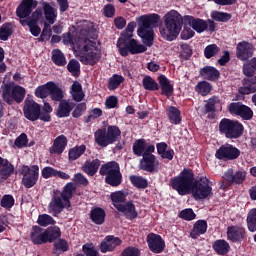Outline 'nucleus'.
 <instances>
[{
    "instance_id": "f257e3e1",
    "label": "nucleus",
    "mask_w": 256,
    "mask_h": 256,
    "mask_svg": "<svg viewBox=\"0 0 256 256\" xmlns=\"http://www.w3.org/2000/svg\"><path fill=\"white\" fill-rule=\"evenodd\" d=\"M94 26L91 21H81L76 26V32L71 34L68 32L63 35L64 45H72L79 61L83 65H97L101 61V49L97 47V43L89 40V35L93 33Z\"/></svg>"
},
{
    "instance_id": "f03ea898",
    "label": "nucleus",
    "mask_w": 256,
    "mask_h": 256,
    "mask_svg": "<svg viewBox=\"0 0 256 256\" xmlns=\"http://www.w3.org/2000/svg\"><path fill=\"white\" fill-rule=\"evenodd\" d=\"M171 187L174 188L179 195H189L192 193L196 201L207 199V197L213 195V188L209 186V179H207V177H201L199 182L195 183L193 170L186 168L171 180Z\"/></svg>"
},
{
    "instance_id": "7ed1b4c3",
    "label": "nucleus",
    "mask_w": 256,
    "mask_h": 256,
    "mask_svg": "<svg viewBox=\"0 0 256 256\" xmlns=\"http://www.w3.org/2000/svg\"><path fill=\"white\" fill-rule=\"evenodd\" d=\"M73 191H75V184L73 183H67L62 192L55 190L48 205L49 213H51L54 217H57L59 213L63 212V209L70 210Z\"/></svg>"
},
{
    "instance_id": "20e7f679",
    "label": "nucleus",
    "mask_w": 256,
    "mask_h": 256,
    "mask_svg": "<svg viewBox=\"0 0 256 256\" xmlns=\"http://www.w3.org/2000/svg\"><path fill=\"white\" fill-rule=\"evenodd\" d=\"M183 27V16L177 10H170L164 16V27L160 28V35L166 41H175Z\"/></svg>"
},
{
    "instance_id": "39448f33",
    "label": "nucleus",
    "mask_w": 256,
    "mask_h": 256,
    "mask_svg": "<svg viewBox=\"0 0 256 256\" xmlns=\"http://www.w3.org/2000/svg\"><path fill=\"white\" fill-rule=\"evenodd\" d=\"M159 19V15L157 14L142 15L136 19L139 27L138 35L143 40V43L148 45V47L153 45L155 35L153 32V27H157L159 24Z\"/></svg>"
},
{
    "instance_id": "423d86ee",
    "label": "nucleus",
    "mask_w": 256,
    "mask_h": 256,
    "mask_svg": "<svg viewBox=\"0 0 256 256\" xmlns=\"http://www.w3.org/2000/svg\"><path fill=\"white\" fill-rule=\"evenodd\" d=\"M42 8H37L32 12L31 16L27 19L30 23H49L53 25L57 21V9H55L49 2L41 1ZM46 21V22H45Z\"/></svg>"
},
{
    "instance_id": "0eeeda50",
    "label": "nucleus",
    "mask_w": 256,
    "mask_h": 256,
    "mask_svg": "<svg viewBox=\"0 0 256 256\" xmlns=\"http://www.w3.org/2000/svg\"><path fill=\"white\" fill-rule=\"evenodd\" d=\"M120 138L121 130L117 126L101 128L94 133L95 143H97L99 147H108V145H113V143L119 141Z\"/></svg>"
},
{
    "instance_id": "6e6552de",
    "label": "nucleus",
    "mask_w": 256,
    "mask_h": 256,
    "mask_svg": "<svg viewBox=\"0 0 256 256\" xmlns=\"http://www.w3.org/2000/svg\"><path fill=\"white\" fill-rule=\"evenodd\" d=\"M27 91L23 86L11 84H4L1 87L2 99L8 104L13 105V101L16 103H21L25 99Z\"/></svg>"
},
{
    "instance_id": "1a4fd4ad",
    "label": "nucleus",
    "mask_w": 256,
    "mask_h": 256,
    "mask_svg": "<svg viewBox=\"0 0 256 256\" xmlns=\"http://www.w3.org/2000/svg\"><path fill=\"white\" fill-rule=\"evenodd\" d=\"M100 175H106V183L112 187H117L121 185V171L119 168V163L117 162H108L105 165H102L100 168Z\"/></svg>"
},
{
    "instance_id": "9d476101",
    "label": "nucleus",
    "mask_w": 256,
    "mask_h": 256,
    "mask_svg": "<svg viewBox=\"0 0 256 256\" xmlns=\"http://www.w3.org/2000/svg\"><path fill=\"white\" fill-rule=\"evenodd\" d=\"M222 179L224 181L220 183V189H227L231 185H243L247 179V171L241 169L235 172L233 168H229L222 176Z\"/></svg>"
},
{
    "instance_id": "9b49d317",
    "label": "nucleus",
    "mask_w": 256,
    "mask_h": 256,
    "mask_svg": "<svg viewBox=\"0 0 256 256\" xmlns=\"http://www.w3.org/2000/svg\"><path fill=\"white\" fill-rule=\"evenodd\" d=\"M219 129L228 139H237L243 135V124L227 118L221 120Z\"/></svg>"
},
{
    "instance_id": "f8f14e48",
    "label": "nucleus",
    "mask_w": 256,
    "mask_h": 256,
    "mask_svg": "<svg viewBox=\"0 0 256 256\" xmlns=\"http://www.w3.org/2000/svg\"><path fill=\"white\" fill-rule=\"evenodd\" d=\"M22 184L26 189H31V187H35L37 185V181H39V166H22L21 168Z\"/></svg>"
},
{
    "instance_id": "ddd939ff",
    "label": "nucleus",
    "mask_w": 256,
    "mask_h": 256,
    "mask_svg": "<svg viewBox=\"0 0 256 256\" xmlns=\"http://www.w3.org/2000/svg\"><path fill=\"white\" fill-rule=\"evenodd\" d=\"M39 5L37 0H23L16 9V15L20 19L21 25H27V17L31 15V11Z\"/></svg>"
},
{
    "instance_id": "4468645a",
    "label": "nucleus",
    "mask_w": 256,
    "mask_h": 256,
    "mask_svg": "<svg viewBox=\"0 0 256 256\" xmlns=\"http://www.w3.org/2000/svg\"><path fill=\"white\" fill-rule=\"evenodd\" d=\"M241 155V151L230 144L222 145L215 153L216 159H222L224 161H233Z\"/></svg>"
},
{
    "instance_id": "2eb2a0df",
    "label": "nucleus",
    "mask_w": 256,
    "mask_h": 256,
    "mask_svg": "<svg viewBox=\"0 0 256 256\" xmlns=\"http://www.w3.org/2000/svg\"><path fill=\"white\" fill-rule=\"evenodd\" d=\"M228 110L234 115H239V117H242V119H244L245 121L253 119V110H251L249 106H245L239 102L231 103L228 106Z\"/></svg>"
},
{
    "instance_id": "dca6fc26",
    "label": "nucleus",
    "mask_w": 256,
    "mask_h": 256,
    "mask_svg": "<svg viewBox=\"0 0 256 256\" xmlns=\"http://www.w3.org/2000/svg\"><path fill=\"white\" fill-rule=\"evenodd\" d=\"M41 113V106L33 100H26L24 105V115L29 121H37Z\"/></svg>"
},
{
    "instance_id": "f3484780",
    "label": "nucleus",
    "mask_w": 256,
    "mask_h": 256,
    "mask_svg": "<svg viewBox=\"0 0 256 256\" xmlns=\"http://www.w3.org/2000/svg\"><path fill=\"white\" fill-rule=\"evenodd\" d=\"M253 51H255V48L253 47V44L249 42H239L236 47V55L240 61H247V59H251L253 57Z\"/></svg>"
},
{
    "instance_id": "a211bd4d",
    "label": "nucleus",
    "mask_w": 256,
    "mask_h": 256,
    "mask_svg": "<svg viewBox=\"0 0 256 256\" xmlns=\"http://www.w3.org/2000/svg\"><path fill=\"white\" fill-rule=\"evenodd\" d=\"M153 151H155V146L153 144H147L143 139L137 140L133 145V152L138 157H144V155L153 153Z\"/></svg>"
},
{
    "instance_id": "6ab92c4d",
    "label": "nucleus",
    "mask_w": 256,
    "mask_h": 256,
    "mask_svg": "<svg viewBox=\"0 0 256 256\" xmlns=\"http://www.w3.org/2000/svg\"><path fill=\"white\" fill-rule=\"evenodd\" d=\"M157 167H159V161H157L155 155L151 153L144 155L140 161V169H142L143 171L153 173V171H155Z\"/></svg>"
},
{
    "instance_id": "aec40b11",
    "label": "nucleus",
    "mask_w": 256,
    "mask_h": 256,
    "mask_svg": "<svg viewBox=\"0 0 256 256\" xmlns=\"http://www.w3.org/2000/svg\"><path fill=\"white\" fill-rule=\"evenodd\" d=\"M147 243L150 250L153 253H162L163 249H165V242L163 238L157 234H149L147 236Z\"/></svg>"
},
{
    "instance_id": "412c9836",
    "label": "nucleus",
    "mask_w": 256,
    "mask_h": 256,
    "mask_svg": "<svg viewBox=\"0 0 256 256\" xmlns=\"http://www.w3.org/2000/svg\"><path fill=\"white\" fill-rule=\"evenodd\" d=\"M184 21L189 27H192L196 33L207 31V22L203 19L195 18L193 16H185Z\"/></svg>"
},
{
    "instance_id": "4be33fe9",
    "label": "nucleus",
    "mask_w": 256,
    "mask_h": 256,
    "mask_svg": "<svg viewBox=\"0 0 256 256\" xmlns=\"http://www.w3.org/2000/svg\"><path fill=\"white\" fill-rule=\"evenodd\" d=\"M121 245V239L114 236H107L100 244L101 253H107L109 251H114L115 247Z\"/></svg>"
},
{
    "instance_id": "5701e85b",
    "label": "nucleus",
    "mask_w": 256,
    "mask_h": 256,
    "mask_svg": "<svg viewBox=\"0 0 256 256\" xmlns=\"http://www.w3.org/2000/svg\"><path fill=\"white\" fill-rule=\"evenodd\" d=\"M30 239L34 245L47 243V233L39 226H34L30 234Z\"/></svg>"
},
{
    "instance_id": "b1692460",
    "label": "nucleus",
    "mask_w": 256,
    "mask_h": 256,
    "mask_svg": "<svg viewBox=\"0 0 256 256\" xmlns=\"http://www.w3.org/2000/svg\"><path fill=\"white\" fill-rule=\"evenodd\" d=\"M249 78L243 80V86H241L238 91L241 95H251V93H256V77L248 76Z\"/></svg>"
},
{
    "instance_id": "393cba45",
    "label": "nucleus",
    "mask_w": 256,
    "mask_h": 256,
    "mask_svg": "<svg viewBox=\"0 0 256 256\" xmlns=\"http://www.w3.org/2000/svg\"><path fill=\"white\" fill-rule=\"evenodd\" d=\"M227 237L230 241H233L234 243L237 241H243V239H245V228L240 226L228 227Z\"/></svg>"
},
{
    "instance_id": "a878e982",
    "label": "nucleus",
    "mask_w": 256,
    "mask_h": 256,
    "mask_svg": "<svg viewBox=\"0 0 256 256\" xmlns=\"http://www.w3.org/2000/svg\"><path fill=\"white\" fill-rule=\"evenodd\" d=\"M65 147H67V137L65 135L58 136L53 145L50 147L51 155H61L63 151H65Z\"/></svg>"
},
{
    "instance_id": "bb28decb",
    "label": "nucleus",
    "mask_w": 256,
    "mask_h": 256,
    "mask_svg": "<svg viewBox=\"0 0 256 256\" xmlns=\"http://www.w3.org/2000/svg\"><path fill=\"white\" fill-rule=\"evenodd\" d=\"M120 213H123L127 219H137L138 213L135 209V204L133 202H127L122 204L120 207L116 208Z\"/></svg>"
},
{
    "instance_id": "cd10ccee",
    "label": "nucleus",
    "mask_w": 256,
    "mask_h": 256,
    "mask_svg": "<svg viewBox=\"0 0 256 256\" xmlns=\"http://www.w3.org/2000/svg\"><path fill=\"white\" fill-rule=\"evenodd\" d=\"M99 167H101V161L94 159L92 161H86L82 166V171L90 177H93V175L99 171Z\"/></svg>"
},
{
    "instance_id": "c85d7f7f",
    "label": "nucleus",
    "mask_w": 256,
    "mask_h": 256,
    "mask_svg": "<svg viewBox=\"0 0 256 256\" xmlns=\"http://www.w3.org/2000/svg\"><path fill=\"white\" fill-rule=\"evenodd\" d=\"M75 105L72 102H69L67 100H63L60 102L57 110V116L58 117H69L71 114V111H73V108Z\"/></svg>"
},
{
    "instance_id": "c756f323",
    "label": "nucleus",
    "mask_w": 256,
    "mask_h": 256,
    "mask_svg": "<svg viewBox=\"0 0 256 256\" xmlns=\"http://www.w3.org/2000/svg\"><path fill=\"white\" fill-rule=\"evenodd\" d=\"M207 233V221L205 220H198L193 227V230L190 233V237L192 239H197L199 235H203Z\"/></svg>"
},
{
    "instance_id": "7c9ffc66",
    "label": "nucleus",
    "mask_w": 256,
    "mask_h": 256,
    "mask_svg": "<svg viewBox=\"0 0 256 256\" xmlns=\"http://www.w3.org/2000/svg\"><path fill=\"white\" fill-rule=\"evenodd\" d=\"M70 93L72 95V99L77 103L81 102L82 99H85L83 87L81 86V83L77 81L73 82Z\"/></svg>"
},
{
    "instance_id": "2f4dec72",
    "label": "nucleus",
    "mask_w": 256,
    "mask_h": 256,
    "mask_svg": "<svg viewBox=\"0 0 256 256\" xmlns=\"http://www.w3.org/2000/svg\"><path fill=\"white\" fill-rule=\"evenodd\" d=\"M200 75L208 81H215L219 79V71L211 66H206L200 70Z\"/></svg>"
},
{
    "instance_id": "473e14b6",
    "label": "nucleus",
    "mask_w": 256,
    "mask_h": 256,
    "mask_svg": "<svg viewBox=\"0 0 256 256\" xmlns=\"http://www.w3.org/2000/svg\"><path fill=\"white\" fill-rule=\"evenodd\" d=\"M212 247L218 255H227L231 249V246L225 240H216Z\"/></svg>"
},
{
    "instance_id": "72a5a7b5",
    "label": "nucleus",
    "mask_w": 256,
    "mask_h": 256,
    "mask_svg": "<svg viewBox=\"0 0 256 256\" xmlns=\"http://www.w3.org/2000/svg\"><path fill=\"white\" fill-rule=\"evenodd\" d=\"M129 41H131V38H127L126 36H123V34L117 41V47L122 57H127V55H129Z\"/></svg>"
},
{
    "instance_id": "f704fd0d",
    "label": "nucleus",
    "mask_w": 256,
    "mask_h": 256,
    "mask_svg": "<svg viewBox=\"0 0 256 256\" xmlns=\"http://www.w3.org/2000/svg\"><path fill=\"white\" fill-rule=\"evenodd\" d=\"M90 217L96 225H103L105 223V210L101 208H95L91 211Z\"/></svg>"
},
{
    "instance_id": "c9c22d12",
    "label": "nucleus",
    "mask_w": 256,
    "mask_h": 256,
    "mask_svg": "<svg viewBox=\"0 0 256 256\" xmlns=\"http://www.w3.org/2000/svg\"><path fill=\"white\" fill-rule=\"evenodd\" d=\"M85 151H87V146L83 144L80 146L73 147L68 152L69 161H77V159H79V157H81V155H83Z\"/></svg>"
},
{
    "instance_id": "e433bc0d",
    "label": "nucleus",
    "mask_w": 256,
    "mask_h": 256,
    "mask_svg": "<svg viewBox=\"0 0 256 256\" xmlns=\"http://www.w3.org/2000/svg\"><path fill=\"white\" fill-rule=\"evenodd\" d=\"M147 51V47L143 44L137 43L135 39L129 40L128 44V52L131 53L132 55H137V53H145Z\"/></svg>"
},
{
    "instance_id": "4c0bfd02",
    "label": "nucleus",
    "mask_w": 256,
    "mask_h": 256,
    "mask_svg": "<svg viewBox=\"0 0 256 256\" xmlns=\"http://www.w3.org/2000/svg\"><path fill=\"white\" fill-rule=\"evenodd\" d=\"M159 85L161 87L162 95H166L169 97L171 93H173V86L171 85V82L167 77L165 76H160L159 77Z\"/></svg>"
},
{
    "instance_id": "58836bf2",
    "label": "nucleus",
    "mask_w": 256,
    "mask_h": 256,
    "mask_svg": "<svg viewBox=\"0 0 256 256\" xmlns=\"http://www.w3.org/2000/svg\"><path fill=\"white\" fill-rule=\"evenodd\" d=\"M0 167H2L0 169V179H7L14 171L12 164L7 159L2 160Z\"/></svg>"
},
{
    "instance_id": "ea45409f",
    "label": "nucleus",
    "mask_w": 256,
    "mask_h": 256,
    "mask_svg": "<svg viewBox=\"0 0 256 256\" xmlns=\"http://www.w3.org/2000/svg\"><path fill=\"white\" fill-rule=\"evenodd\" d=\"M47 243H53L55 239H59L61 237V228L58 226L49 227L45 230Z\"/></svg>"
},
{
    "instance_id": "a19ab883",
    "label": "nucleus",
    "mask_w": 256,
    "mask_h": 256,
    "mask_svg": "<svg viewBox=\"0 0 256 256\" xmlns=\"http://www.w3.org/2000/svg\"><path fill=\"white\" fill-rule=\"evenodd\" d=\"M49 95L52 101H62L64 97L63 90L55 82H51Z\"/></svg>"
},
{
    "instance_id": "79ce46f5",
    "label": "nucleus",
    "mask_w": 256,
    "mask_h": 256,
    "mask_svg": "<svg viewBox=\"0 0 256 256\" xmlns=\"http://www.w3.org/2000/svg\"><path fill=\"white\" fill-rule=\"evenodd\" d=\"M51 91V82H47L44 85L38 86L35 90V95L39 99H47L49 97Z\"/></svg>"
},
{
    "instance_id": "37998d69",
    "label": "nucleus",
    "mask_w": 256,
    "mask_h": 256,
    "mask_svg": "<svg viewBox=\"0 0 256 256\" xmlns=\"http://www.w3.org/2000/svg\"><path fill=\"white\" fill-rule=\"evenodd\" d=\"M126 195L122 191L113 192L111 194V200L116 209L120 208L122 205H125Z\"/></svg>"
},
{
    "instance_id": "c03bdc74",
    "label": "nucleus",
    "mask_w": 256,
    "mask_h": 256,
    "mask_svg": "<svg viewBox=\"0 0 256 256\" xmlns=\"http://www.w3.org/2000/svg\"><path fill=\"white\" fill-rule=\"evenodd\" d=\"M168 117L170 123H173V125H179L181 123V112L176 107H169L168 108Z\"/></svg>"
},
{
    "instance_id": "a18cd8bd",
    "label": "nucleus",
    "mask_w": 256,
    "mask_h": 256,
    "mask_svg": "<svg viewBox=\"0 0 256 256\" xmlns=\"http://www.w3.org/2000/svg\"><path fill=\"white\" fill-rule=\"evenodd\" d=\"M52 61L55 63V65H58L59 67H63V65H67V60H65V55H63V52L61 50L56 49L52 51Z\"/></svg>"
},
{
    "instance_id": "49530a36",
    "label": "nucleus",
    "mask_w": 256,
    "mask_h": 256,
    "mask_svg": "<svg viewBox=\"0 0 256 256\" xmlns=\"http://www.w3.org/2000/svg\"><path fill=\"white\" fill-rule=\"evenodd\" d=\"M247 227L251 233H255L256 231V208H253L249 211L247 215Z\"/></svg>"
},
{
    "instance_id": "de8ad7c7",
    "label": "nucleus",
    "mask_w": 256,
    "mask_h": 256,
    "mask_svg": "<svg viewBox=\"0 0 256 256\" xmlns=\"http://www.w3.org/2000/svg\"><path fill=\"white\" fill-rule=\"evenodd\" d=\"M256 72V58H252L243 66V73L246 77H252Z\"/></svg>"
},
{
    "instance_id": "09e8293b",
    "label": "nucleus",
    "mask_w": 256,
    "mask_h": 256,
    "mask_svg": "<svg viewBox=\"0 0 256 256\" xmlns=\"http://www.w3.org/2000/svg\"><path fill=\"white\" fill-rule=\"evenodd\" d=\"M142 85L147 91H157V89H159V84H157L155 80L149 76L143 78Z\"/></svg>"
},
{
    "instance_id": "8fccbe9b",
    "label": "nucleus",
    "mask_w": 256,
    "mask_h": 256,
    "mask_svg": "<svg viewBox=\"0 0 256 256\" xmlns=\"http://www.w3.org/2000/svg\"><path fill=\"white\" fill-rule=\"evenodd\" d=\"M195 89L197 93H199V95H202L203 97H205L209 95V93H211V84H209L208 82L202 81L196 85Z\"/></svg>"
},
{
    "instance_id": "3c124183",
    "label": "nucleus",
    "mask_w": 256,
    "mask_h": 256,
    "mask_svg": "<svg viewBox=\"0 0 256 256\" xmlns=\"http://www.w3.org/2000/svg\"><path fill=\"white\" fill-rule=\"evenodd\" d=\"M211 17L214 21H218L220 23H227V21L231 19V14L226 12L213 11L211 13Z\"/></svg>"
},
{
    "instance_id": "603ef678",
    "label": "nucleus",
    "mask_w": 256,
    "mask_h": 256,
    "mask_svg": "<svg viewBox=\"0 0 256 256\" xmlns=\"http://www.w3.org/2000/svg\"><path fill=\"white\" fill-rule=\"evenodd\" d=\"M129 179L132 185H134V187H137L138 189H145L148 185L147 179L141 176H130Z\"/></svg>"
},
{
    "instance_id": "864d4df0",
    "label": "nucleus",
    "mask_w": 256,
    "mask_h": 256,
    "mask_svg": "<svg viewBox=\"0 0 256 256\" xmlns=\"http://www.w3.org/2000/svg\"><path fill=\"white\" fill-rule=\"evenodd\" d=\"M37 223L41 227H48V225H55V219L49 214H41L38 216Z\"/></svg>"
},
{
    "instance_id": "5fc2aeb1",
    "label": "nucleus",
    "mask_w": 256,
    "mask_h": 256,
    "mask_svg": "<svg viewBox=\"0 0 256 256\" xmlns=\"http://www.w3.org/2000/svg\"><path fill=\"white\" fill-rule=\"evenodd\" d=\"M11 35H13V28L11 27V24L2 25L0 28V40L7 41Z\"/></svg>"
},
{
    "instance_id": "6e6d98bb",
    "label": "nucleus",
    "mask_w": 256,
    "mask_h": 256,
    "mask_svg": "<svg viewBox=\"0 0 256 256\" xmlns=\"http://www.w3.org/2000/svg\"><path fill=\"white\" fill-rule=\"evenodd\" d=\"M218 53L219 47L216 44L208 45L204 50V55L206 59H211V57H215V55Z\"/></svg>"
},
{
    "instance_id": "4d7b16f0",
    "label": "nucleus",
    "mask_w": 256,
    "mask_h": 256,
    "mask_svg": "<svg viewBox=\"0 0 256 256\" xmlns=\"http://www.w3.org/2000/svg\"><path fill=\"white\" fill-rule=\"evenodd\" d=\"M179 217L181 219H184L185 221H193L196 215H195V212H193V209L188 208V209L182 210L179 214Z\"/></svg>"
},
{
    "instance_id": "13d9d810",
    "label": "nucleus",
    "mask_w": 256,
    "mask_h": 256,
    "mask_svg": "<svg viewBox=\"0 0 256 256\" xmlns=\"http://www.w3.org/2000/svg\"><path fill=\"white\" fill-rule=\"evenodd\" d=\"M13 205H15V199H13V196L4 195L1 200V207H4V209H11Z\"/></svg>"
},
{
    "instance_id": "bf43d9fd",
    "label": "nucleus",
    "mask_w": 256,
    "mask_h": 256,
    "mask_svg": "<svg viewBox=\"0 0 256 256\" xmlns=\"http://www.w3.org/2000/svg\"><path fill=\"white\" fill-rule=\"evenodd\" d=\"M122 81H123L122 76L120 75L112 76L109 80V89L111 90L117 89V87L121 85Z\"/></svg>"
},
{
    "instance_id": "052dcab7",
    "label": "nucleus",
    "mask_w": 256,
    "mask_h": 256,
    "mask_svg": "<svg viewBox=\"0 0 256 256\" xmlns=\"http://www.w3.org/2000/svg\"><path fill=\"white\" fill-rule=\"evenodd\" d=\"M121 256H141V251L139 248L129 246L122 251Z\"/></svg>"
},
{
    "instance_id": "680f3d73",
    "label": "nucleus",
    "mask_w": 256,
    "mask_h": 256,
    "mask_svg": "<svg viewBox=\"0 0 256 256\" xmlns=\"http://www.w3.org/2000/svg\"><path fill=\"white\" fill-rule=\"evenodd\" d=\"M42 177L44 179H51V177H57V169L53 167H44L42 169Z\"/></svg>"
},
{
    "instance_id": "e2e57ef3",
    "label": "nucleus",
    "mask_w": 256,
    "mask_h": 256,
    "mask_svg": "<svg viewBox=\"0 0 256 256\" xmlns=\"http://www.w3.org/2000/svg\"><path fill=\"white\" fill-rule=\"evenodd\" d=\"M67 69L70 73H72V75H77L79 73V69H81L79 61L70 60V62L68 63Z\"/></svg>"
},
{
    "instance_id": "0e129e2a",
    "label": "nucleus",
    "mask_w": 256,
    "mask_h": 256,
    "mask_svg": "<svg viewBox=\"0 0 256 256\" xmlns=\"http://www.w3.org/2000/svg\"><path fill=\"white\" fill-rule=\"evenodd\" d=\"M219 103V97L214 96L207 100V103L205 105L206 113H211L212 111H215V104Z\"/></svg>"
},
{
    "instance_id": "69168bd1",
    "label": "nucleus",
    "mask_w": 256,
    "mask_h": 256,
    "mask_svg": "<svg viewBox=\"0 0 256 256\" xmlns=\"http://www.w3.org/2000/svg\"><path fill=\"white\" fill-rule=\"evenodd\" d=\"M135 27H137L136 22H130L126 29L122 33V37H127V39H131L133 37V31H135Z\"/></svg>"
},
{
    "instance_id": "338daca9",
    "label": "nucleus",
    "mask_w": 256,
    "mask_h": 256,
    "mask_svg": "<svg viewBox=\"0 0 256 256\" xmlns=\"http://www.w3.org/2000/svg\"><path fill=\"white\" fill-rule=\"evenodd\" d=\"M73 181L74 183H77L78 185H83L84 187H87V185H89V180H87V177H85L81 173L75 174Z\"/></svg>"
},
{
    "instance_id": "774afa93",
    "label": "nucleus",
    "mask_w": 256,
    "mask_h": 256,
    "mask_svg": "<svg viewBox=\"0 0 256 256\" xmlns=\"http://www.w3.org/2000/svg\"><path fill=\"white\" fill-rule=\"evenodd\" d=\"M37 24L38 23L35 22H26V25L29 26L30 32L34 37H39V35H41V28Z\"/></svg>"
}]
</instances>
